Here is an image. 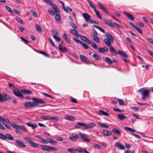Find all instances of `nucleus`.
I'll list each match as a JSON object with an SVG mask.
<instances>
[{"label": "nucleus", "instance_id": "nucleus-1", "mask_svg": "<svg viewBox=\"0 0 153 153\" xmlns=\"http://www.w3.org/2000/svg\"><path fill=\"white\" fill-rule=\"evenodd\" d=\"M32 100L33 101V102H29L25 103V106L27 108L36 106L39 103L44 104L45 103V102L41 99L33 98Z\"/></svg>", "mask_w": 153, "mask_h": 153}, {"label": "nucleus", "instance_id": "nucleus-2", "mask_svg": "<svg viewBox=\"0 0 153 153\" xmlns=\"http://www.w3.org/2000/svg\"><path fill=\"white\" fill-rule=\"evenodd\" d=\"M53 9L54 11L49 10L48 11V12L52 16H53L55 15V18L57 21H60L61 17L58 14L60 11L59 9L56 6V8L55 9L53 8Z\"/></svg>", "mask_w": 153, "mask_h": 153}, {"label": "nucleus", "instance_id": "nucleus-3", "mask_svg": "<svg viewBox=\"0 0 153 153\" xmlns=\"http://www.w3.org/2000/svg\"><path fill=\"white\" fill-rule=\"evenodd\" d=\"M137 92L142 95V99L145 100L148 97L149 95V91L148 89H145L144 88H142L138 90Z\"/></svg>", "mask_w": 153, "mask_h": 153}, {"label": "nucleus", "instance_id": "nucleus-4", "mask_svg": "<svg viewBox=\"0 0 153 153\" xmlns=\"http://www.w3.org/2000/svg\"><path fill=\"white\" fill-rule=\"evenodd\" d=\"M69 32L75 35L77 38H87L85 36H82L80 34L78 33V31L75 29H71L69 30Z\"/></svg>", "mask_w": 153, "mask_h": 153}, {"label": "nucleus", "instance_id": "nucleus-5", "mask_svg": "<svg viewBox=\"0 0 153 153\" xmlns=\"http://www.w3.org/2000/svg\"><path fill=\"white\" fill-rule=\"evenodd\" d=\"M11 126L12 127L15 129H18L19 128H20L24 131H27L26 129L25 128V126L23 125H21L19 126L14 123H13L11 124Z\"/></svg>", "mask_w": 153, "mask_h": 153}, {"label": "nucleus", "instance_id": "nucleus-6", "mask_svg": "<svg viewBox=\"0 0 153 153\" xmlns=\"http://www.w3.org/2000/svg\"><path fill=\"white\" fill-rule=\"evenodd\" d=\"M80 136L82 137V139L85 141L89 142L91 141L90 139L88 138V136L86 134H82L81 132L79 133Z\"/></svg>", "mask_w": 153, "mask_h": 153}, {"label": "nucleus", "instance_id": "nucleus-7", "mask_svg": "<svg viewBox=\"0 0 153 153\" xmlns=\"http://www.w3.org/2000/svg\"><path fill=\"white\" fill-rule=\"evenodd\" d=\"M81 39L83 41L87 43L91 44L94 48L95 49H97V46L96 44V43L94 42H91V41L89 40V39Z\"/></svg>", "mask_w": 153, "mask_h": 153}, {"label": "nucleus", "instance_id": "nucleus-8", "mask_svg": "<svg viewBox=\"0 0 153 153\" xmlns=\"http://www.w3.org/2000/svg\"><path fill=\"white\" fill-rule=\"evenodd\" d=\"M58 47L59 50L63 53L67 52L68 51L66 47L63 46L62 43L59 44Z\"/></svg>", "mask_w": 153, "mask_h": 153}, {"label": "nucleus", "instance_id": "nucleus-9", "mask_svg": "<svg viewBox=\"0 0 153 153\" xmlns=\"http://www.w3.org/2000/svg\"><path fill=\"white\" fill-rule=\"evenodd\" d=\"M79 137L78 135L75 133L72 134V136L69 137V139L72 141H76Z\"/></svg>", "mask_w": 153, "mask_h": 153}, {"label": "nucleus", "instance_id": "nucleus-10", "mask_svg": "<svg viewBox=\"0 0 153 153\" xmlns=\"http://www.w3.org/2000/svg\"><path fill=\"white\" fill-rule=\"evenodd\" d=\"M115 146L118 149L120 150H123L125 149V147L120 142L116 143L115 144Z\"/></svg>", "mask_w": 153, "mask_h": 153}, {"label": "nucleus", "instance_id": "nucleus-11", "mask_svg": "<svg viewBox=\"0 0 153 153\" xmlns=\"http://www.w3.org/2000/svg\"><path fill=\"white\" fill-rule=\"evenodd\" d=\"M103 20L104 21L105 23L107 25H109L111 27L113 28H115L114 25L109 20H108L105 18H103Z\"/></svg>", "mask_w": 153, "mask_h": 153}, {"label": "nucleus", "instance_id": "nucleus-12", "mask_svg": "<svg viewBox=\"0 0 153 153\" xmlns=\"http://www.w3.org/2000/svg\"><path fill=\"white\" fill-rule=\"evenodd\" d=\"M79 57L80 59L84 62L88 63H91V62L90 60H88V59L84 56L80 55L79 56Z\"/></svg>", "mask_w": 153, "mask_h": 153}, {"label": "nucleus", "instance_id": "nucleus-13", "mask_svg": "<svg viewBox=\"0 0 153 153\" xmlns=\"http://www.w3.org/2000/svg\"><path fill=\"white\" fill-rule=\"evenodd\" d=\"M96 124L94 123H91L88 124H85L84 128L85 129L90 128L94 127L96 126Z\"/></svg>", "mask_w": 153, "mask_h": 153}, {"label": "nucleus", "instance_id": "nucleus-14", "mask_svg": "<svg viewBox=\"0 0 153 153\" xmlns=\"http://www.w3.org/2000/svg\"><path fill=\"white\" fill-rule=\"evenodd\" d=\"M15 141L19 146L22 148L26 147V145L22 141L18 140H15Z\"/></svg>", "mask_w": 153, "mask_h": 153}, {"label": "nucleus", "instance_id": "nucleus-15", "mask_svg": "<svg viewBox=\"0 0 153 153\" xmlns=\"http://www.w3.org/2000/svg\"><path fill=\"white\" fill-rule=\"evenodd\" d=\"M92 31V33L91 34V38H98L97 37L98 33L95 30L93 29Z\"/></svg>", "mask_w": 153, "mask_h": 153}, {"label": "nucleus", "instance_id": "nucleus-16", "mask_svg": "<svg viewBox=\"0 0 153 153\" xmlns=\"http://www.w3.org/2000/svg\"><path fill=\"white\" fill-rule=\"evenodd\" d=\"M13 91V93L16 96L19 97H23V95L21 92L17 89H14Z\"/></svg>", "mask_w": 153, "mask_h": 153}, {"label": "nucleus", "instance_id": "nucleus-17", "mask_svg": "<svg viewBox=\"0 0 153 153\" xmlns=\"http://www.w3.org/2000/svg\"><path fill=\"white\" fill-rule=\"evenodd\" d=\"M4 122H6L7 123H9L11 126V124L12 123H11L9 121V120L7 118H4L1 116H0V122H2L3 124Z\"/></svg>", "mask_w": 153, "mask_h": 153}, {"label": "nucleus", "instance_id": "nucleus-18", "mask_svg": "<svg viewBox=\"0 0 153 153\" xmlns=\"http://www.w3.org/2000/svg\"><path fill=\"white\" fill-rule=\"evenodd\" d=\"M25 124L27 125L28 126L31 127L32 129L33 130L35 128H37L38 127V125L37 124H32L30 122L26 123Z\"/></svg>", "mask_w": 153, "mask_h": 153}, {"label": "nucleus", "instance_id": "nucleus-19", "mask_svg": "<svg viewBox=\"0 0 153 153\" xmlns=\"http://www.w3.org/2000/svg\"><path fill=\"white\" fill-rule=\"evenodd\" d=\"M83 17L84 18L87 22H88L90 20V16L87 13H84L82 14Z\"/></svg>", "mask_w": 153, "mask_h": 153}, {"label": "nucleus", "instance_id": "nucleus-20", "mask_svg": "<svg viewBox=\"0 0 153 153\" xmlns=\"http://www.w3.org/2000/svg\"><path fill=\"white\" fill-rule=\"evenodd\" d=\"M102 133L104 135L106 136H109L111 135L112 134V133L111 131L105 129L103 130Z\"/></svg>", "mask_w": 153, "mask_h": 153}, {"label": "nucleus", "instance_id": "nucleus-21", "mask_svg": "<svg viewBox=\"0 0 153 153\" xmlns=\"http://www.w3.org/2000/svg\"><path fill=\"white\" fill-rule=\"evenodd\" d=\"M123 13L130 20H134V17L132 15H131L130 14L128 13L126 11H124L123 12Z\"/></svg>", "mask_w": 153, "mask_h": 153}, {"label": "nucleus", "instance_id": "nucleus-22", "mask_svg": "<svg viewBox=\"0 0 153 153\" xmlns=\"http://www.w3.org/2000/svg\"><path fill=\"white\" fill-rule=\"evenodd\" d=\"M44 0L45 1L49 4L50 5H51L53 8L55 9V8H56V6L55 4L53 3L51 0Z\"/></svg>", "mask_w": 153, "mask_h": 153}, {"label": "nucleus", "instance_id": "nucleus-23", "mask_svg": "<svg viewBox=\"0 0 153 153\" xmlns=\"http://www.w3.org/2000/svg\"><path fill=\"white\" fill-rule=\"evenodd\" d=\"M97 114L100 115L109 116V114L108 113L101 110H99Z\"/></svg>", "mask_w": 153, "mask_h": 153}, {"label": "nucleus", "instance_id": "nucleus-24", "mask_svg": "<svg viewBox=\"0 0 153 153\" xmlns=\"http://www.w3.org/2000/svg\"><path fill=\"white\" fill-rule=\"evenodd\" d=\"M65 118L66 119L70 121H74L76 120L75 117L70 115H66L65 117Z\"/></svg>", "mask_w": 153, "mask_h": 153}, {"label": "nucleus", "instance_id": "nucleus-25", "mask_svg": "<svg viewBox=\"0 0 153 153\" xmlns=\"http://www.w3.org/2000/svg\"><path fill=\"white\" fill-rule=\"evenodd\" d=\"M118 118L121 120H123L125 119L126 118V116L123 115V114H119L117 115Z\"/></svg>", "mask_w": 153, "mask_h": 153}, {"label": "nucleus", "instance_id": "nucleus-26", "mask_svg": "<svg viewBox=\"0 0 153 153\" xmlns=\"http://www.w3.org/2000/svg\"><path fill=\"white\" fill-rule=\"evenodd\" d=\"M113 133L117 134L118 135L120 136L121 135V132L118 129L114 128L112 130Z\"/></svg>", "mask_w": 153, "mask_h": 153}, {"label": "nucleus", "instance_id": "nucleus-27", "mask_svg": "<svg viewBox=\"0 0 153 153\" xmlns=\"http://www.w3.org/2000/svg\"><path fill=\"white\" fill-rule=\"evenodd\" d=\"M97 4L101 9L105 12L107 13V11L103 5L100 2H97Z\"/></svg>", "mask_w": 153, "mask_h": 153}, {"label": "nucleus", "instance_id": "nucleus-28", "mask_svg": "<svg viewBox=\"0 0 153 153\" xmlns=\"http://www.w3.org/2000/svg\"><path fill=\"white\" fill-rule=\"evenodd\" d=\"M77 151H78L79 153L85 152V153H90L86 150L85 148H84L83 149H81L79 148H77Z\"/></svg>", "mask_w": 153, "mask_h": 153}, {"label": "nucleus", "instance_id": "nucleus-29", "mask_svg": "<svg viewBox=\"0 0 153 153\" xmlns=\"http://www.w3.org/2000/svg\"><path fill=\"white\" fill-rule=\"evenodd\" d=\"M22 91L23 93L25 94H30L32 93L31 91L26 89L22 90Z\"/></svg>", "mask_w": 153, "mask_h": 153}, {"label": "nucleus", "instance_id": "nucleus-30", "mask_svg": "<svg viewBox=\"0 0 153 153\" xmlns=\"http://www.w3.org/2000/svg\"><path fill=\"white\" fill-rule=\"evenodd\" d=\"M118 53L123 57L126 58L128 57L127 55L123 52L121 51H118Z\"/></svg>", "mask_w": 153, "mask_h": 153}, {"label": "nucleus", "instance_id": "nucleus-31", "mask_svg": "<svg viewBox=\"0 0 153 153\" xmlns=\"http://www.w3.org/2000/svg\"><path fill=\"white\" fill-rule=\"evenodd\" d=\"M77 148L74 149L73 148L67 149L68 151L70 153H76L77 151Z\"/></svg>", "mask_w": 153, "mask_h": 153}, {"label": "nucleus", "instance_id": "nucleus-32", "mask_svg": "<svg viewBox=\"0 0 153 153\" xmlns=\"http://www.w3.org/2000/svg\"><path fill=\"white\" fill-rule=\"evenodd\" d=\"M104 41L105 44L108 46L111 47V43L109 39H104Z\"/></svg>", "mask_w": 153, "mask_h": 153}, {"label": "nucleus", "instance_id": "nucleus-33", "mask_svg": "<svg viewBox=\"0 0 153 153\" xmlns=\"http://www.w3.org/2000/svg\"><path fill=\"white\" fill-rule=\"evenodd\" d=\"M29 144L31 146L35 148H38L39 146V144L32 141Z\"/></svg>", "mask_w": 153, "mask_h": 153}, {"label": "nucleus", "instance_id": "nucleus-34", "mask_svg": "<svg viewBox=\"0 0 153 153\" xmlns=\"http://www.w3.org/2000/svg\"><path fill=\"white\" fill-rule=\"evenodd\" d=\"M98 50L100 52L104 53L105 51H108V49L107 48H105V49H104V48H101L98 49Z\"/></svg>", "mask_w": 153, "mask_h": 153}, {"label": "nucleus", "instance_id": "nucleus-35", "mask_svg": "<svg viewBox=\"0 0 153 153\" xmlns=\"http://www.w3.org/2000/svg\"><path fill=\"white\" fill-rule=\"evenodd\" d=\"M93 58L96 60L98 61L100 60V56L96 53H94L93 55Z\"/></svg>", "mask_w": 153, "mask_h": 153}, {"label": "nucleus", "instance_id": "nucleus-36", "mask_svg": "<svg viewBox=\"0 0 153 153\" xmlns=\"http://www.w3.org/2000/svg\"><path fill=\"white\" fill-rule=\"evenodd\" d=\"M11 98V97L10 96L4 94L3 97L4 102L6 101L7 100L10 99Z\"/></svg>", "mask_w": 153, "mask_h": 153}, {"label": "nucleus", "instance_id": "nucleus-37", "mask_svg": "<svg viewBox=\"0 0 153 153\" xmlns=\"http://www.w3.org/2000/svg\"><path fill=\"white\" fill-rule=\"evenodd\" d=\"M41 149L45 151H49V146L46 145H41Z\"/></svg>", "mask_w": 153, "mask_h": 153}, {"label": "nucleus", "instance_id": "nucleus-38", "mask_svg": "<svg viewBox=\"0 0 153 153\" xmlns=\"http://www.w3.org/2000/svg\"><path fill=\"white\" fill-rule=\"evenodd\" d=\"M97 125L101 127L105 128H108V126L102 123H98Z\"/></svg>", "mask_w": 153, "mask_h": 153}, {"label": "nucleus", "instance_id": "nucleus-39", "mask_svg": "<svg viewBox=\"0 0 153 153\" xmlns=\"http://www.w3.org/2000/svg\"><path fill=\"white\" fill-rule=\"evenodd\" d=\"M35 27L36 29L39 32H41L42 31V29L41 27L38 24H36Z\"/></svg>", "mask_w": 153, "mask_h": 153}, {"label": "nucleus", "instance_id": "nucleus-40", "mask_svg": "<svg viewBox=\"0 0 153 153\" xmlns=\"http://www.w3.org/2000/svg\"><path fill=\"white\" fill-rule=\"evenodd\" d=\"M110 50L111 52L114 54H117V52L115 49L113 47H110Z\"/></svg>", "mask_w": 153, "mask_h": 153}, {"label": "nucleus", "instance_id": "nucleus-41", "mask_svg": "<svg viewBox=\"0 0 153 153\" xmlns=\"http://www.w3.org/2000/svg\"><path fill=\"white\" fill-rule=\"evenodd\" d=\"M65 11L67 13H68V11L71 12L72 11V9L69 7L67 6L63 8Z\"/></svg>", "mask_w": 153, "mask_h": 153}, {"label": "nucleus", "instance_id": "nucleus-42", "mask_svg": "<svg viewBox=\"0 0 153 153\" xmlns=\"http://www.w3.org/2000/svg\"><path fill=\"white\" fill-rule=\"evenodd\" d=\"M94 11L95 12L97 17L100 19H102V17H101L100 14V12L99 11L97 10V9H96V10H95Z\"/></svg>", "mask_w": 153, "mask_h": 153}, {"label": "nucleus", "instance_id": "nucleus-43", "mask_svg": "<svg viewBox=\"0 0 153 153\" xmlns=\"http://www.w3.org/2000/svg\"><path fill=\"white\" fill-rule=\"evenodd\" d=\"M93 26L94 27H95L96 28L99 29L100 31H101L102 33H105V31L103 28L100 27L98 26L95 25H94Z\"/></svg>", "mask_w": 153, "mask_h": 153}, {"label": "nucleus", "instance_id": "nucleus-44", "mask_svg": "<svg viewBox=\"0 0 153 153\" xmlns=\"http://www.w3.org/2000/svg\"><path fill=\"white\" fill-rule=\"evenodd\" d=\"M48 142L53 145H56L57 143V142L56 141H55L51 138H49L48 139Z\"/></svg>", "mask_w": 153, "mask_h": 153}, {"label": "nucleus", "instance_id": "nucleus-45", "mask_svg": "<svg viewBox=\"0 0 153 153\" xmlns=\"http://www.w3.org/2000/svg\"><path fill=\"white\" fill-rule=\"evenodd\" d=\"M6 139L7 138L11 140H14V138L13 137L11 136L10 134H6Z\"/></svg>", "mask_w": 153, "mask_h": 153}, {"label": "nucleus", "instance_id": "nucleus-46", "mask_svg": "<svg viewBox=\"0 0 153 153\" xmlns=\"http://www.w3.org/2000/svg\"><path fill=\"white\" fill-rule=\"evenodd\" d=\"M125 129L127 131L133 133L135 131L134 129L129 127H126Z\"/></svg>", "mask_w": 153, "mask_h": 153}, {"label": "nucleus", "instance_id": "nucleus-47", "mask_svg": "<svg viewBox=\"0 0 153 153\" xmlns=\"http://www.w3.org/2000/svg\"><path fill=\"white\" fill-rule=\"evenodd\" d=\"M88 2L89 5L94 9V10H96V8L95 7V5L92 2H91L90 1H88Z\"/></svg>", "mask_w": 153, "mask_h": 153}, {"label": "nucleus", "instance_id": "nucleus-48", "mask_svg": "<svg viewBox=\"0 0 153 153\" xmlns=\"http://www.w3.org/2000/svg\"><path fill=\"white\" fill-rule=\"evenodd\" d=\"M105 61L107 63L110 64H111L112 63V60L108 57H106L105 58Z\"/></svg>", "mask_w": 153, "mask_h": 153}, {"label": "nucleus", "instance_id": "nucleus-49", "mask_svg": "<svg viewBox=\"0 0 153 153\" xmlns=\"http://www.w3.org/2000/svg\"><path fill=\"white\" fill-rule=\"evenodd\" d=\"M117 100L120 105H125V103L123 99H118Z\"/></svg>", "mask_w": 153, "mask_h": 153}, {"label": "nucleus", "instance_id": "nucleus-50", "mask_svg": "<svg viewBox=\"0 0 153 153\" xmlns=\"http://www.w3.org/2000/svg\"><path fill=\"white\" fill-rule=\"evenodd\" d=\"M5 8L6 10L10 13L13 14V11L9 7L6 6Z\"/></svg>", "mask_w": 153, "mask_h": 153}, {"label": "nucleus", "instance_id": "nucleus-51", "mask_svg": "<svg viewBox=\"0 0 153 153\" xmlns=\"http://www.w3.org/2000/svg\"><path fill=\"white\" fill-rule=\"evenodd\" d=\"M69 24L74 29H76L77 28V26L72 22H70Z\"/></svg>", "mask_w": 153, "mask_h": 153}, {"label": "nucleus", "instance_id": "nucleus-52", "mask_svg": "<svg viewBox=\"0 0 153 153\" xmlns=\"http://www.w3.org/2000/svg\"><path fill=\"white\" fill-rule=\"evenodd\" d=\"M40 118L41 119L43 120H49L50 117H47L46 116H40Z\"/></svg>", "mask_w": 153, "mask_h": 153}, {"label": "nucleus", "instance_id": "nucleus-53", "mask_svg": "<svg viewBox=\"0 0 153 153\" xmlns=\"http://www.w3.org/2000/svg\"><path fill=\"white\" fill-rule=\"evenodd\" d=\"M40 141L42 143L45 144H47L48 143V141H47L46 140L42 138H40Z\"/></svg>", "mask_w": 153, "mask_h": 153}, {"label": "nucleus", "instance_id": "nucleus-54", "mask_svg": "<svg viewBox=\"0 0 153 153\" xmlns=\"http://www.w3.org/2000/svg\"><path fill=\"white\" fill-rule=\"evenodd\" d=\"M0 138L3 140H6V135H5L3 134L0 133Z\"/></svg>", "mask_w": 153, "mask_h": 153}, {"label": "nucleus", "instance_id": "nucleus-55", "mask_svg": "<svg viewBox=\"0 0 153 153\" xmlns=\"http://www.w3.org/2000/svg\"><path fill=\"white\" fill-rule=\"evenodd\" d=\"M16 21L18 22L19 23L22 24H23L24 23L23 21L22 20V19L19 17H17L16 18Z\"/></svg>", "mask_w": 153, "mask_h": 153}, {"label": "nucleus", "instance_id": "nucleus-56", "mask_svg": "<svg viewBox=\"0 0 153 153\" xmlns=\"http://www.w3.org/2000/svg\"><path fill=\"white\" fill-rule=\"evenodd\" d=\"M30 13L35 17H37V16L36 13L33 10H31L30 11Z\"/></svg>", "mask_w": 153, "mask_h": 153}, {"label": "nucleus", "instance_id": "nucleus-57", "mask_svg": "<svg viewBox=\"0 0 153 153\" xmlns=\"http://www.w3.org/2000/svg\"><path fill=\"white\" fill-rule=\"evenodd\" d=\"M24 139L26 141L28 142L29 144H30V143H31V142L32 141H31V138L28 137H24Z\"/></svg>", "mask_w": 153, "mask_h": 153}, {"label": "nucleus", "instance_id": "nucleus-58", "mask_svg": "<svg viewBox=\"0 0 153 153\" xmlns=\"http://www.w3.org/2000/svg\"><path fill=\"white\" fill-rule=\"evenodd\" d=\"M58 149L57 148L49 146V150H51L53 151H57Z\"/></svg>", "mask_w": 153, "mask_h": 153}, {"label": "nucleus", "instance_id": "nucleus-59", "mask_svg": "<svg viewBox=\"0 0 153 153\" xmlns=\"http://www.w3.org/2000/svg\"><path fill=\"white\" fill-rule=\"evenodd\" d=\"M139 33H142V30L139 28H138L137 26H136L134 28Z\"/></svg>", "mask_w": 153, "mask_h": 153}, {"label": "nucleus", "instance_id": "nucleus-60", "mask_svg": "<svg viewBox=\"0 0 153 153\" xmlns=\"http://www.w3.org/2000/svg\"><path fill=\"white\" fill-rule=\"evenodd\" d=\"M105 35L107 38H113V36L109 33H106Z\"/></svg>", "mask_w": 153, "mask_h": 153}, {"label": "nucleus", "instance_id": "nucleus-61", "mask_svg": "<svg viewBox=\"0 0 153 153\" xmlns=\"http://www.w3.org/2000/svg\"><path fill=\"white\" fill-rule=\"evenodd\" d=\"M39 52L41 54H42L43 55H44L45 56L47 57H48V55L47 53H46L44 51H39Z\"/></svg>", "mask_w": 153, "mask_h": 153}, {"label": "nucleus", "instance_id": "nucleus-62", "mask_svg": "<svg viewBox=\"0 0 153 153\" xmlns=\"http://www.w3.org/2000/svg\"><path fill=\"white\" fill-rule=\"evenodd\" d=\"M55 138L56 140L60 141H62L63 140V138L59 136L56 137Z\"/></svg>", "mask_w": 153, "mask_h": 153}, {"label": "nucleus", "instance_id": "nucleus-63", "mask_svg": "<svg viewBox=\"0 0 153 153\" xmlns=\"http://www.w3.org/2000/svg\"><path fill=\"white\" fill-rule=\"evenodd\" d=\"M3 97L4 96L1 94H0V102H4Z\"/></svg>", "mask_w": 153, "mask_h": 153}, {"label": "nucleus", "instance_id": "nucleus-64", "mask_svg": "<svg viewBox=\"0 0 153 153\" xmlns=\"http://www.w3.org/2000/svg\"><path fill=\"white\" fill-rule=\"evenodd\" d=\"M81 45L84 47V48L85 49H88V47L87 45L86 44H85L83 42H81Z\"/></svg>", "mask_w": 153, "mask_h": 153}]
</instances>
